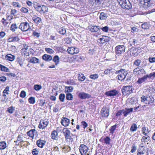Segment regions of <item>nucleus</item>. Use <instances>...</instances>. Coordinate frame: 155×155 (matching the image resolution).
Listing matches in <instances>:
<instances>
[{
	"mask_svg": "<svg viewBox=\"0 0 155 155\" xmlns=\"http://www.w3.org/2000/svg\"><path fill=\"white\" fill-rule=\"evenodd\" d=\"M127 71L124 69V71H122L121 73L118 74L117 76L118 80H119L122 81L124 79L126 76L127 75Z\"/></svg>",
	"mask_w": 155,
	"mask_h": 155,
	"instance_id": "nucleus-12",
	"label": "nucleus"
},
{
	"mask_svg": "<svg viewBox=\"0 0 155 155\" xmlns=\"http://www.w3.org/2000/svg\"><path fill=\"white\" fill-rule=\"evenodd\" d=\"M124 112L123 114L124 117H126L129 113L133 111V108H126L125 109H123Z\"/></svg>",
	"mask_w": 155,
	"mask_h": 155,
	"instance_id": "nucleus-24",
	"label": "nucleus"
},
{
	"mask_svg": "<svg viewBox=\"0 0 155 155\" xmlns=\"http://www.w3.org/2000/svg\"><path fill=\"white\" fill-rule=\"evenodd\" d=\"M88 28L90 31L93 32H96L98 31L100 29V27L99 26H89Z\"/></svg>",
	"mask_w": 155,
	"mask_h": 155,
	"instance_id": "nucleus-21",
	"label": "nucleus"
},
{
	"mask_svg": "<svg viewBox=\"0 0 155 155\" xmlns=\"http://www.w3.org/2000/svg\"><path fill=\"white\" fill-rule=\"evenodd\" d=\"M142 28L144 29H146L148 28V25L147 23H145L141 25Z\"/></svg>",
	"mask_w": 155,
	"mask_h": 155,
	"instance_id": "nucleus-58",
	"label": "nucleus"
},
{
	"mask_svg": "<svg viewBox=\"0 0 155 155\" xmlns=\"http://www.w3.org/2000/svg\"><path fill=\"white\" fill-rule=\"evenodd\" d=\"M119 3L122 6V8L127 9H130L131 5L128 0H117Z\"/></svg>",
	"mask_w": 155,
	"mask_h": 155,
	"instance_id": "nucleus-4",
	"label": "nucleus"
},
{
	"mask_svg": "<svg viewBox=\"0 0 155 155\" xmlns=\"http://www.w3.org/2000/svg\"><path fill=\"white\" fill-rule=\"evenodd\" d=\"M73 95L71 93H67L66 95V98L67 100H71L73 99Z\"/></svg>",
	"mask_w": 155,
	"mask_h": 155,
	"instance_id": "nucleus-47",
	"label": "nucleus"
},
{
	"mask_svg": "<svg viewBox=\"0 0 155 155\" xmlns=\"http://www.w3.org/2000/svg\"><path fill=\"white\" fill-rule=\"evenodd\" d=\"M63 132L66 140L68 139H70L71 137L70 135L71 132L69 130L66 128H64L63 130Z\"/></svg>",
	"mask_w": 155,
	"mask_h": 155,
	"instance_id": "nucleus-13",
	"label": "nucleus"
},
{
	"mask_svg": "<svg viewBox=\"0 0 155 155\" xmlns=\"http://www.w3.org/2000/svg\"><path fill=\"white\" fill-rule=\"evenodd\" d=\"M19 40V38L17 36L12 37L9 38L8 39V42H17Z\"/></svg>",
	"mask_w": 155,
	"mask_h": 155,
	"instance_id": "nucleus-27",
	"label": "nucleus"
},
{
	"mask_svg": "<svg viewBox=\"0 0 155 155\" xmlns=\"http://www.w3.org/2000/svg\"><path fill=\"white\" fill-rule=\"evenodd\" d=\"M130 54L131 56L137 55L138 53L137 52V49L136 48L133 47L130 49Z\"/></svg>",
	"mask_w": 155,
	"mask_h": 155,
	"instance_id": "nucleus-25",
	"label": "nucleus"
},
{
	"mask_svg": "<svg viewBox=\"0 0 155 155\" xmlns=\"http://www.w3.org/2000/svg\"><path fill=\"white\" fill-rule=\"evenodd\" d=\"M125 50V47L124 45H119L115 48V52L116 54L119 55L124 53Z\"/></svg>",
	"mask_w": 155,
	"mask_h": 155,
	"instance_id": "nucleus-9",
	"label": "nucleus"
},
{
	"mask_svg": "<svg viewBox=\"0 0 155 155\" xmlns=\"http://www.w3.org/2000/svg\"><path fill=\"white\" fill-rule=\"evenodd\" d=\"M90 78L93 79H95L98 78V75L97 74H91L90 76Z\"/></svg>",
	"mask_w": 155,
	"mask_h": 155,
	"instance_id": "nucleus-52",
	"label": "nucleus"
},
{
	"mask_svg": "<svg viewBox=\"0 0 155 155\" xmlns=\"http://www.w3.org/2000/svg\"><path fill=\"white\" fill-rule=\"evenodd\" d=\"M51 137L54 140H57L58 139V133L56 130L53 131L51 133Z\"/></svg>",
	"mask_w": 155,
	"mask_h": 155,
	"instance_id": "nucleus-26",
	"label": "nucleus"
},
{
	"mask_svg": "<svg viewBox=\"0 0 155 155\" xmlns=\"http://www.w3.org/2000/svg\"><path fill=\"white\" fill-rule=\"evenodd\" d=\"M34 89L36 91H39L41 88V85H35L34 86Z\"/></svg>",
	"mask_w": 155,
	"mask_h": 155,
	"instance_id": "nucleus-57",
	"label": "nucleus"
},
{
	"mask_svg": "<svg viewBox=\"0 0 155 155\" xmlns=\"http://www.w3.org/2000/svg\"><path fill=\"white\" fill-rule=\"evenodd\" d=\"M17 27L15 24H13L10 27V29L13 31H14L15 29H17Z\"/></svg>",
	"mask_w": 155,
	"mask_h": 155,
	"instance_id": "nucleus-50",
	"label": "nucleus"
},
{
	"mask_svg": "<svg viewBox=\"0 0 155 155\" xmlns=\"http://www.w3.org/2000/svg\"><path fill=\"white\" fill-rule=\"evenodd\" d=\"M149 61L150 63L155 62V57L149 58Z\"/></svg>",
	"mask_w": 155,
	"mask_h": 155,
	"instance_id": "nucleus-64",
	"label": "nucleus"
},
{
	"mask_svg": "<svg viewBox=\"0 0 155 155\" xmlns=\"http://www.w3.org/2000/svg\"><path fill=\"white\" fill-rule=\"evenodd\" d=\"M21 11L23 13H26L28 12V10L25 8L22 7L21 9Z\"/></svg>",
	"mask_w": 155,
	"mask_h": 155,
	"instance_id": "nucleus-60",
	"label": "nucleus"
},
{
	"mask_svg": "<svg viewBox=\"0 0 155 155\" xmlns=\"http://www.w3.org/2000/svg\"><path fill=\"white\" fill-rule=\"evenodd\" d=\"M61 123L64 127H67L70 123V120L67 118L63 117L61 120Z\"/></svg>",
	"mask_w": 155,
	"mask_h": 155,
	"instance_id": "nucleus-17",
	"label": "nucleus"
},
{
	"mask_svg": "<svg viewBox=\"0 0 155 155\" xmlns=\"http://www.w3.org/2000/svg\"><path fill=\"white\" fill-rule=\"evenodd\" d=\"M46 141L39 139L37 141L36 143L38 146L40 148H43L45 144Z\"/></svg>",
	"mask_w": 155,
	"mask_h": 155,
	"instance_id": "nucleus-18",
	"label": "nucleus"
},
{
	"mask_svg": "<svg viewBox=\"0 0 155 155\" xmlns=\"http://www.w3.org/2000/svg\"><path fill=\"white\" fill-rule=\"evenodd\" d=\"M17 62L21 67H22L23 65V60L21 58H18Z\"/></svg>",
	"mask_w": 155,
	"mask_h": 155,
	"instance_id": "nucleus-48",
	"label": "nucleus"
},
{
	"mask_svg": "<svg viewBox=\"0 0 155 155\" xmlns=\"http://www.w3.org/2000/svg\"><path fill=\"white\" fill-rule=\"evenodd\" d=\"M116 125H115L112 126L111 127V128L110 129V133L112 134L115 130L116 129Z\"/></svg>",
	"mask_w": 155,
	"mask_h": 155,
	"instance_id": "nucleus-49",
	"label": "nucleus"
},
{
	"mask_svg": "<svg viewBox=\"0 0 155 155\" xmlns=\"http://www.w3.org/2000/svg\"><path fill=\"white\" fill-rule=\"evenodd\" d=\"M150 139V137L149 136L145 135L142 137L141 140L142 142L145 143L149 141Z\"/></svg>",
	"mask_w": 155,
	"mask_h": 155,
	"instance_id": "nucleus-31",
	"label": "nucleus"
},
{
	"mask_svg": "<svg viewBox=\"0 0 155 155\" xmlns=\"http://www.w3.org/2000/svg\"><path fill=\"white\" fill-rule=\"evenodd\" d=\"M42 58L43 60L46 61H50L51 60L52 58L51 56L47 54H45L42 56Z\"/></svg>",
	"mask_w": 155,
	"mask_h": 155,
	"instance_id": "nucleus-28",
	"label": "nucleus"
},
{
	"mask_svg": "<svg viewBox=\"0 0 155 155\" xmlns=\"http://www.w3.org/2000/svg\"><path fill=\"white\" fill-rule=\"evenodd\" d=\"M148 78H151L153 77L154 78L155 77V71L150 73L149 75H148Z\"/></svg>",
	"mask_w": 155,
	"mask_h": 155,
	"instance_id": "nucleus-62",
	"label": "nucleus"
},
{
	"mask_svg": "<svg viewBox=\"0 0 155 155\" xmlns=\"http://www.w3.org/2000/svg\"><path fill=\"white\" fill-rule=\"evenodd\" d=\"M32 20L34 21L37 24H39L41 22V19L37 16L34 17L32 18Z\"/></svg>",
	"mask_w": 155,
	"mask_h": 155,
	"instance_id": "nucleus-30",
	"label": "nucleus"
},
{
	"mask_svg": "<svg viewBox=\"0 0 155 155\" xmlns=\"http://www.w3.org/2000/svg\"><path fill=\"white\" fill-rule=\"evenodd\" d=\"M137 128V125L135 124H133L130 128V130L132 132L136 131Z\"/></svg>",
	"mask_w": 155,
	"mask_h": 155,
	"instance_id": "nucleus-34",
	"label": "nucleus"
},
{
	"mask_svg": "<svg viewBox=\"0 0 155 155\" xmlns=\"http://www.w3.org/2000/svg\"><path fill=\"white\" fill-rule=\"evenodd\" d=\"M141 62V60L140 59H137L134 61L133 64L137 66H139Z\"/></svg>",
	"mask_w": 155,
	"mask_h": 155,
	"instance_id": "nucleus-41",
	"label": "nucleus"
},
{
	"mask_svg": "<svg viewBox=\"0 0 155 155\" xmlns=\"http://www.w3.org/2000/svg\"><path fill=\"white\" fill-rule=\"evenodd\" d=\"M109 110L107 108H102L101 111V114L103 117H107L109 115Z\"/></svg>",
	"mask_w": 155,
	"mask_h": 155,
	"instance_id": "nucleus-14",
	"label": "nucleus"
},
{
	"mask_svg": "<svg viewBox=\"0 0 155 155\" xmlns=\"http://www.w3.org/2000/svg\"><path fill=\"white\" fill-rule=\"evenodd\" d=\"M15 110V107L12 106L9 107L7 111L10 114H12L13 112V111Z\"/></svg>",
	"mask_w": 155,
	"mask_h": 155,
	"instance_id": "nucleus-54",
	"label": "nucleus"
},
{
	"mask_svg": "<svg viewBox=\"0 0 155 155\" xmlns=\"http://www.w3.org/2000/svg\"><path fill=\"white\" fill-rule=\"evenodd\" d=\"M139 2V5L143 9L147 8L151 5V0H137Z\"/></svg>",
	"mask_w": 155,
	"mask_h": 155,
	"instance_id": "nucleus-1",
	"label": "nucleus"
},
{
	"mask_svg": "<svg viewBox=\"0 0 155 155\" xmlns=\"http://www.w3.org/2000/svg\"><path fill=\"white\" fill-rule=\"evenodd\" d=\"M38 151L37 149H34L32 151V154L33 155H38Z\"/></svg>",
	"mask_w": 155,
	"mask_h": 155,
	"instance_id": "nucleus-59",
	"label": "nucleus"
},
{
	"mask_svg": "<svg viewBox=\"0 0 155 155\" xmlns=\"http://www.w3.org/2000/svg\"><path fill=\"white\" fill-rule=\"evenodd\" d=\"M138 101L136 98L133 97L130 100L129 102L131 104H134L137 103Z\"/></svg>",
	"mask_w": 155,
	"mask_h": 155,
	"instance_id": "nucleus-32",
	"label": "nucleus"
},
{
	"mask_svg": "<svg viewBox=\"0 0 155 155\" xmlns=\"http://www.w3.org/2000/svg\"><path fill=\"white\" fill-rule=\"evenodd\" d=\"M144 71V69L137 67L134 70L133 73L135 74L138 75L140 73H143Z\"/></svg>",
	"mask_w": 155,
	"mask_h": 155,
	"instance_id": "nucleus-20",
	"label": "nucleus"
},
{
	"mask_svg": "<svg viewBox=\"0 0 155 155\" xmlns=\"http://www.w3.org/2000/svg\"><path fill=\"white\" fill-rule=\"evenodd\" d=\"M1 70L2 71H5V72H9V69L5 66L2 65H1Z\"/></svg>",
	"mask_w": 155,
	"mask_h": 155,
	"instance_id": "nucleus-46",
	"label": "nucleus"
},
{
	"mask_svg": "<svg viewBox=\"0 0 155 155\" xmlns=\"http://www.w3.org/2000/svg\"><path fill=\"white\" fill-rule=\"evenodd\" d=\"M148 78V75H144L143 77L141 78H139L137 82L138 84H141L144 82H145Z\"/></svg>",
	"mask_w": 155,
	"mask_h": 155,
	"instance_id": "nucleus-22",
	"label": "nucleus"
},
{
	"mask_svg": "<svg viewBox=\"0 0 155 155\" xmlns=\"http://www.w3.org/2000/svg\"><path fill=\"white\" fill-rule=\"evenodd\" d=\"M107 16L106 13L101 12L100 16V18L101 20H105L107 18Z\"/></svg>",
	"mask_w": 155,
	"mask_h": 155,
	"instance_id": "nucleus-36",
	"label": "nucleus"
},
{
	"mask_svg": "<svg viewBox=\"0 0 155 155\" xmlns=\"http://www.w3.org/2000/svg\"><path fill=\"white\" fill-rule=\"evenodd\" d=\"M19 28L23 31H27L28 30H31L29 24L26 22L21 23L19 27Z\"/></svg>",
	"mask_w": 155,
	"mask_h": 155,
	"instance_id": "nucleus-8",
	"label": "nucleus"
},
{
	"mask_svg": "<svg viewBox=\"0 0 155 155\" xmlns=\"http://www.w3.org/2000/svg\"><path fill=\"white\" fill-rule=\"evenodd\" d=\"M67 83L71 85H74L75 84V83L74 82V81L71 80L68 81Z\"/></svg>",
	"mask_w": 155,
	"mask_h": 155,
	"instance_id": "nucleus-63",
	"label": "nucleus"
},
{
	"mask_svg": "<svg viewBox=\"0 0 155 155\" xmlns=\"http://www.w3.org/2000/svg\"><path fill=\"white\" fill-rule=\"evenodd\" d=\"M141 102L145 104H148L154 102V99L152 96H147L143 95L141 97Z\"/></svg>",
	"mask_w": 155,
	"mask_h": 155,
	"instance_id": "nucleus-3",
	"label": "nucleus"
},
{
	"mask_svg": "<svg viewBox=\"0 0 155 155\" xmlns=\"http://www.w3.org/2000/svg\"><path fill=\"white\" fill-rule=\"evenodd\" d=\"M5 58L7 60L10 61H12L14 60L15 57L11 54H8L6 56Z\"/></svg>",
	"mask_w": 155,
	"mask_h": 155,
	"instance_id": "nucleus-29",
	"label": "nucleus"
},
{
	"mask_svg": "<svg viewBox=\"0 0 155 155\" xmlns=\"http://www.w3.org/2000/svg\"><path fill=\"white\" fill-rule=\"evenodd\" d=\"M36 10L41 14H44L48 12L47 7L45 5H37L35 7Z\"/></svg>",
	"mask_w": 155,
	"mask_h": 155,
	"instance_id": "nucleus-7",
	"label": "nucleus"
},
{
	"mask_svg": "<svg viewBox=\"0 0 155 155\" xmlns=\"http://www.w3.org/2000/svg\"><path fill=\"white\" fill-rule=\"evenodd\" d=\"M142 131L143 134L145 135H147V134L149 132L148 129L145 127H143L142 128Z\"/></svg>",
	"mask_w": 155,
	"mask_h": 155,
	"instance_id": "nucleus-45",
	"label": "nucleus"
},
{
	"mask_svg": "<svg viewBox=\"0 0 155 155\" xmlns=\"http://www.w3.org/2000/svg\"><path fill=\"white\" fill-rule=\"evenodd\" d=\"M78 79L79 81H84L85 78V77L84 75L83 74H79L78 77Z\"/></svg>",
	"mask_w": 155,
	"mask_h": 155,
	"instance_id": "nucleus-43",
	"label": "nucleus"
},
{
	"mask_svg": "<svg viewBox=\"0 0 155 155\" xmlns=\"http://www.w3.org/2000/svg\"><path fill=\"white\" fill-rule=\"evenodd\" d=\"M58 32L60 34L64 35L66 32V30L65 28L61 27L59 29Z\"/></svg>",
	"mask_w": 155,
	"mask_h": 155,
	"instance_id": "nucleus-40",
	"label": "nucleus"
},
{
	"mask_svg": "<svg viewBox=\"0 0 155 155\" xmlns=\"http://www.w3.org/2000/svg\"><path fill=\"white\" fill-rule=\"evenodd\" d=\"M79 149L81 155H89V153L88 152V148L86 145L81 144Z\"/></svg>",
	"mask_w": 155,
	"mask_h": 155,
	"instance_id": "nucleus-6",
	"label": "nucleus"
},
{
	"mask_svg": "<svg viewBox=\"0 0 155 155\" xmlns=\"http://www.w3.org/2000/svg\"><path fill=\"white\" fill-rule=\"evenodd\" d=\"M78 96L81 99L89 98L91 97L90 95L84 92L79 93L78 94Z\"/></svg>",
	"mask_w": 155,
	"mask_h": 155,
	"instance_id": "nucleus-15",
	"label": "nucleus"
},
{
	"mask_svg": "<svg viewBox=\"0 0 155 155\" xmlns=\"http://www.w3.org/2000/svg\"><path fill=\"white\" fill-rule=\"evenodd\" d=\"M118 91L116 90H113L106 92L105 94L108 96H114L118 94Z\"/></svg>",
	"mask_w": 155,
	"mask_h": 155,
	"instance_id": "nucleus-16",
	"label": "nucleus"
},
{
	"mask_svg": "<svg viewBox=\"0 0 155 155\" xmlns=\"http://www.w3.org/2000/svg\"><path fill=\"white\" fill-rule=\"evenodd\" d=\"M104 143L108 145H110V142L111 140V139L109 137H106L104 139Z\"/></svg>",
	"mask_w": 155,
	"mask_h": 155,
	"instance_id": "nucleus-37",
	"label": "nucleus"
},
{
	"mask_svg": "<svg viewBox=\"0 0 155 155\" xmlns=\"http://www.w3.org/2000/svg\"><path fill=\"white\" fill-rule=\"evenodd\" d=\"M148 148L146 147L140 145V147L137 150V155H148Z\"/></svg>",
	"mask_w": 155,
	"mask_h": 155,
	"instance_id": "nucleus-5",
	"label": "nucleus"
},
{
	"mask_svg": "<svg viewBox=\"0 0 155 155\" xmlns=\"http://www.w3.org/2000/svg\"><path fill=\"white\" fill-rule=\"evenodd\" d=\"M45 51L48 53L50 54H53L54 52V51L52 49L48 48H45Z\"/></svg>",
	"mask_w": 155,
	"mask_h": 155,
	"instance_id": "nucleus-51",
	"label": "nucleus"
},
{
	"mask_svg": "<svg viewBox=\"0 0 155 155\" xmlns=\"http://www.w3.org/2000/svg\"><path fill=\"white\" fill-rule=\"evenodd\" d=\"M9 86H7L5 89L4 90L3 92V93L6 94H9Z\"/></svg>",
	"mask_w": 155,
	"mask_h": 155,
	"instance_id": "nucleus-53",
	"label": "nucleus"
},
{
	"mask_svg": "<svg viewBox=\"0 0 155 155\" xmlns=\"http://www.w3.org/2000/svg\"><path fill=\"white\" fill-rule=\"evenodd\" d=\"M100 28H101L104 32H107L109 28L108 26H105L104 27H100Z\"/></svg>",
	"mask_w": 155,
	"mask_h": 155,
	"instance_id": "nucleus-55",
	"label": "nucleus"
},
{
	"mask_svg": "<svg viewBox=\"0 0 155 155\" xmlns=\"http://www.w3.org/2000/svg\"><path fill=\"white\" fill-rule=\"evenodd\" d=\"M134 89L132 86H124L121 89V91L124 95H128L133 92Z\"/></svg>",
	"mask_w": 155,
	"mask_h": 155,
	"instance_id": "nucleus-2",
	"label": "nucleus"
},
{
	"mask_svg": "<svg viewBox=\"0 0 155 155\" xmlns=\"http://www.w3.org/2000/svg\"><path fill=\"white\" fill-rule=\"evenodd\" d=\"M38 59L35 57H32L29 60V62L33 64L38 63Z\"/></svg>",
	"mask_w": 155,
	"mask_h": 155,
	"instance_id": "nucleus-35",
	"label": "nucleus"
},
{
	"mask_svg": "<svg viewBox=\"0 0 155 155\" xmlns=\"http://www.w3.org/2000/svg\"><path fill=\"white\" fill-rule=\"evenodd\" d=\"M26 95V93L25 91H22L21 93L20 94V97L24 98L25 97Z\"/></svg>",
	"mask_w": 155,
	"mask_h": 155,
	"instance_id": "nucleus-61",
	"label": "nucleus"
},
{
	"mask_svg": "<svg viewBox=\"0 0 155 155\" xmlns=\"http://www.w3.org/2000/svg\"><path fill=\"white\" fill-rule=\"evenodd\" d=\"M29 102L31 104H34L35 102V98L34 97H30L28 99Z\"/></svg>",
	"mask_w": 155,
	"mask_h": 155,
	"instance_id": "nucleus-44",
	"label": "nucleus"
},
{
	"mask_svg": "<svg viewBox=\"0 0 155 155\" xmlns=\"http://www.w3.org/2000/svg\"><path fill=\"white\" fill-rule=\"evenodd\" d=\"M6 143L4 141L0 142V150L4 149L6 147Z\"/></svg>",
	"mask_w": 155,
	"mask_h": 155,
	"instance_id": "nucleus-33",
	"label": "nucleus"
},
{
	"mask_svg": "<svg viewBox=\"0 0 155 155\" xmlns=\"http://www.w3.org/2000/svg\"><path fill=\"white\" fill-rule=\"evenodd\" d=\"M65 92L69 93L72 91L73 87L71 86H66L65 87Z\"/></svg>",
	"mask_w": 155,
	"mask_h": 155,
	"instance_id": "nucleus-38",
	"label": "nucleus"
},
{
	"mask_svg": "<svg viewBox=\"0 0 155 155\" xmlns=\"http://www.w3.org/2000/svg\"><path fill=\"white\" fill-rule=\"evenodd\" d=\"M37 132L35 129H31L27 132L28 135L30 137L33 138L35 135H36Z\"/></svg>",
	"mask_w": 155,
	"mask_h": 155,
	"instance_id": "nucleus-23",
	"label": "nucleus"
},
{
	"mask_svg": "<svg viewBox=\"0 0 155 155\" xmlns=\"http://www.w3.org/2000/svg\"><path fill=\"white\" fill-rule=\"evenodd\" d=\"M45 104V100L40 99L39 101V105L42 107Z\"/></svg>",
	"mask_w": 155,
	"mask_h": 155,
	"instance_id": "nucleus-56",
	"label": "nucleus"
},
{
	"mask_svg": "<svg viewBox=\"0 0 155 155\" xmlns=\"http://www.w3.org/2000/svg\"><path fill=\"white\" fill-rule=\"evenodd\" d=\"M110 40V38L108 37L103 36L101 38H100L99 40L100 42L102 44H104L105 42H108Z\"/></svg>",
	"mask_w": 155,
	"mask_h": 155,
	"instance_id": "nucleus-19",
	"label": "nucleus"
},
{
	"mask_svg": "<svg viewBox=\"0 0 155 155\" xmlns=\"http://www.w3.org/2000/svg\"><path fill=\"white\" fill-rule=\"evenodd\" d=\"M67 51L70 54H73L78 53L79 52V50L77 48L71 47L68 49Z\"/></svg>",
	"mask_w": 155,
	"mask_h": 155,
	"instance_id": "nucleus-11",
	"label": "nucleus"
},
{
	"mask_svg": "<svg viewBox=\"0 0 155 155\" xmlns=\"http://www.w3.org/2000/svg\"><path fill=\"white\" fill-rule=\"evenodd\" d=\"M59 58L58 55H56L53 58V61L55 63V65H57L59 62Z\"/></svg>",
	"mask_w": 155,
	"mask_h": 155,
	"instance_id": "nucleus-39",
	"label": "nucleus"
},
{
	"mask_svg": "<svg viewBox=\"0 0 155 155\" xmlns=\"http://www.w3.org/2000/svg\"><path fill=\"white\" fill-rule=\"evenodd\" d=\"M48 124V120L45 119L44 120H41L40 121L38 127L40 129H43L46 127Z\"/></svg>",
	"mask_w": 155,
	"mask_h": 155,
	"instance_id": "nucleus-10",
	"label": "nucleus"
},
{
	"mask_svg": "<svg viewBox=\"0 0 155 155\" xmlns=\"http://www.w3.org/2000/svg\"><path fill=\"white\" fill-rule=\"evenodd\" d=\"M65 98V94H61L59 97V98L61 101L63 102Z\"/></svg>",
	"mask_w": 155,
	"mask_h": 155,
	"instance_id": "nucleus-42",
	"label": "nucleus"
}]
</instances>
